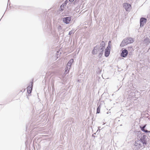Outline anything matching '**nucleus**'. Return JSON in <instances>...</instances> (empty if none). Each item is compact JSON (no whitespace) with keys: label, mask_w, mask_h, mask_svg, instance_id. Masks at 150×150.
<instances>
[{"label":"nucleus","mask_w":150,"mask_h":150,"mask_svg":"<svg viewBox=\"0 0 150 150\" xmlns=\"http://www.w3.org/2000/svg\"><path fill=\"white\" fill-rule=\"evenodd\" d=\"M69 0V1L71 2H72L74 0Z\"/></svg>","instance_id":"5701e85b"},{"label":"nucleus","mask_w":150,"mask_h":150,"mask_svg":"<svg viewBox=\"0 0 150 150\" xmlns=\"http://www.w3.org/2000/svg\"><path fill=\"white\" fill-rule=\"evenodd\" d=\"M128 52L127 50L125 49L123 50L121 53V56L123 57H126L128 54Z\"/></svg>","instance_id":"423d86ee"},{"label":"nucleus","mask_w":150,"mask_h":150,"mask_svg":"<svg viewBox=\"0 0 150 150\" xmlns=\"http://www.w3.org/2000/svg\"><path fill=\"white\" fill-rule=\"evenodd\" d=\"M73 62V59H71L69 61L67 65L71 67L72 64Z\"/></svg>","instance_id":"f8f14e48"},{"label":"nucleus","mask_w":150,"mask_h":150,"mask_svg":"<svg viewBox=\"0 0 150 150\" xmlns=\"http://www.w3.org/2000/svg\"><path fill=\"white\" fill-rule=\"evenodd\" d=\"M94 50H95L96 51H97V53H98V52L100 50V47L98 45H97L95 47H94Z\"/></svg>","instance_id":"9b49d317"},{"label":"nucleus","mask_w":150,"mask_h":150,"mask_svg":"<svg viewBox=\"0 0 150 150\" xmlns=\"http://www.w3.org/2000/svg\"><path fill=\"white\" fill-rule=\"evenodd\" d=\"M145 42L147 44H148L150 42V41H149V39L148 38H146V39L144 40Z\"/></svg>","instance_id":"2eb2a0df"},{"label":"nucleus","mask_w":150,"mask_h":150,"mask_svg":"<svg viewBox=\"0 0 150 150\" xmlns=\"http://www.w3.org/2000/svg\"><path fill=\"white\" fill-rule=\"evenodd\" d=\"M110 42V41H109V42Z\"/></svg>","instance_id":"bb28decb"},{"label":"nucleus","mask_w":150,"mask_h":150,"mask_svg":"<svg viewBox=\"0 0 150 150\" xmlns=\"http://www.w3.org/2000/svg\"><path fill=\"white\" fill-rule=\"evenodd\" d=\"M63 21L66 24H68L71 21V18L70 17H67L63 18Z\"/></svg>","instance_id":"20e7f679"},{"label":"nucleus","mask_w":150,"mask_h":150,"mask_svg":"<svg viewBox=\"0 0 150 150\" xmlns=\"http://www.w3.org/2000/svg\"><path fill=\"white\" fill-rule=\"evenodd\" d=\"M123 6L127 11H129L131 6V4L125 3L123 4Z\"/></svg>","instance_id":"7ed1b4c3"},{"label":"nucleus","mask_w":150,"mask_h":150,"mask_svg":"<svg viewBox=\"0 0 150 150\" xmlns=\"http://www.w3.org/2000/svg\"><path fill=\"white\" fill-rule=\"evenodd\" d=\"M105 44L104 42L103 41L100 44V50H104L105 47Z\"/></svg>","instance_id":"6e6552de"},{"label":"nucleus","mask_w":150,"mask_h":150,"mask_svg":"<svg viewBox=\"0 0 150 150\" xmlns=\"http://www.w3.org/2000/svg\"><path fill=\"white\" fill-rule=\"evenodd\" d=\"M147 19L144 18H141L140 19V26L142 27L143 26L144 24L146 22Z\"/></svg>","instance_id":"39448f33"},{"label":"nucleus","mask_w":150,"mask_h":150,"mask_svg":"<svg viewBox=\"0 0 150 150\" xmlns=\"http://www.w3.org/2000/svg\"><path fill=\"white\" fill-rule=\"evenodd\" d=\"M59 52L58 51H57L56 53V54L58 56V53Z\"/></svg>","instance_id":"393cba45"},{"label":"nucleus","mask_w":150,"mask_h":150,"mask_svg":"<svg viewBox=\"0 0 150 150\" xmlns=\"http://www.w3.org/2000/svg\"><path fill=\"white\" fill-rule=\"evenodd\" d=\"M105 50H107L109 51L110 50V46L109 44H108L107 47H106Z\"/></svg>","instance_id":"a211bd4d"},{"label":"nucleus","mask_w":150,"mask_h":150,"mask_svg":"<svg viewBox=\"0 0 150 150\" xmlns=\"http://www.w3.org/2000/svg\"><path fill=\"white\" fill-rule=\"evenodd\" d=\"M33 86V82H31V86L29 85L27 87V92L29 94L31 93Z\"/></svg>","instance_id":"0eeeda50"},{"label":"nucleus","mask_w":150,"mask_h":150,"mask_svg":"<svg viewBox=\"0 0 150 150\" xmlns=\"http://www.w3.org/2000/svg\"><path fill=\"white\" fill-rule=\"evenodd\" d=\"M92 136L93 137H95V136L94 135V134H92Z\"/></svg>","instance_id":"b1692460"},{"label":"nucleus","mask_w":150,"mask_h":150,"mask_svg":"<svg viewBox=\"0 0 150 150\" xmlns=\"http://www.w3.org/2000/svg\"><path fill=\"white\" fill-rule=\"evenodd\" d=\"M99 51L100 52L99 54L98 57L99 58H100L101 57L103 54L104 50H100Z\"/></svg>","instance_id":"4468645a"},{"label":"nucleus","mask_w":150,"mask_h":150,"mask_svg":"<svg viewBox=\"0 0 150 150\" xmlns=\"http://www.w3.org/2000/svg\"><path fill=\"white\" fill-rule=\"evenodd\" d=\"M71 67L67 64L65 70L69 71V70Z\"/></svg>","instance_id":"dca6fc26"},{"label":"nucleus","mask_w":150,"mask_h":150,"mask_svg":"<svg viewBox=\"0 0 150 150\" xmlns=\"http://www.w3.org/2000/svg\"><path fill=\"white\" fill-rule=\"evenodd\" d=\"M100 128H101L100 127H98V129H100Z\"/></svg>","instance_id":"a878e982"},{"label":"nucleus","mask_w":150,"mask_h":150,"mask_svg":"<svg viewBox=\"0 0 150 150\" xmlns=\"http://www.w3.org/2000/svg\"><path fill=\"white\" fill-rule=\"evenodd\" d=\"M134 42L133 39L131 38H128L124 39L120 44L121 47H123L125 45H127L128 44H130Z\"/></svg>","instance_id":"f03ea898"},{"label":"nucleus","mask_w":150,"mask_h":150,"mask_svg":"<svg viewBox=\"0 0 150 150\" xmlns=\"http://www.w3.org/2000/svg\"><path fill=\"white\" fill-rule=\"evenodd\" d=\"M92 53L93 54H97V51H96L94 50V48L92 50Z\"/></svg>","instance_id":"f3484780"},{"label":"nucleus","mask_w":150,"mask_h":150,"mask_svg":"<svg viewBox=\"0 0 150 150\" xmlns=\"http://www.w3.org/2000/svg\"><path fill=\"white\" fill-rule=\"evenodd\" d=\"M73 31L72 30L70 31L69 32V35H71V34L73 33Z\"/></svg>","instance_id":"412c9836"},{"label":"nucleus","mask_w":150,"mask_h":150,"mask_svg":"<svg viewBox=\"0 0 150 150\" xmlns=\"http://www.w3.org/2000/svg\"><path fill=\"white\" fill-rule=\"evenodd\" d=\"M101 108V106L100 105L97 108V113H100V109Z\"/></svg>","instance_id":"ddd939ff"},{"label":"nucleus","mask_w":150,"mask_h":150,"mask_svg":"<svg viewBox=\"0 0 150 150\" xmlns=\"http://www.w3.org/2000/svg\"><path fill=\"white\" fill-rule=\"evenodd\" d=\"M69 70H65V71L64 74H67L69 72Z\"/></svg>","instance_id":"aec40b11"},{"label":"nucleus","mask_w":150,"mask_h":150,"mask_svg":"<svg viewBox=\"0 0 150 150\" xmlns=\"http://www.w3.org/2000/svg\"><path fill=\"white\" fill-rule=\"evenodd\" d=\"M67 2H67V1H65L64 3V4L66 5V4H67Z\"/></svg>","instance_id":"4be33fe9"},{"label":"nucleus","mask_w":150,"mask_h":150,"mask_svg":"<svg viewBox=\"0 0 150 150\" xmlns=\"http://www.w3.org/2000/svg\"><path fill=\"white\" fill-rule=\"evenodd\" d=\"M146 125H145L142 126H140V128L141 129V130L142 131H143L145 132H150V131H149L147 130L146 129H145V128L146 126Z\"/></svg>","instance_id":"1a4fd4ad"},{"label":"nucleus","mask_w":150,"mask_h":150,"mask_svg":"<svg viewBox=\"0 0 150 150\" xmlns=\"http://www.w3.org/2000/svg\"><path fill=\"white\" fill-rule=\"evenodd\" d=\"M58 30L59 31L61 30L62 29V27L61 25H59L57 27Z\"/></svg>","instance_id":"6ab92c4d"},{"label":"nucleus","mask_w":150,"mask_h":150,"mask_svg":"<svg viewBox=\"0 0 150 150\" xmlns=\"http://www.w3.org/2000/svg\"><path fill=\"white\" fill-rule=\"evenodd\" d=\"M146 137L143 135L142 137L139 140L136 141L134 145L133 146V148L134 150H139L140 148L142 147V145L141 143L143 144H146V141L145 139Z\"/></svg>","instance_id":"f257e3e1"},{"label":"nucleus","mask_w":150,"mask_h":150,"mask_svg":"<svg viewBox=\"0 0 150 150\" xmlns=\"http://www.w3.org/2000/svg\"><path fill=\"white\" fill-rule=\"evenodd\" d=\"M110 52V51L105 50V56L106 57H108L109 56Z\"/></svg>","instance_id":"9d476101"}]
</instances>
